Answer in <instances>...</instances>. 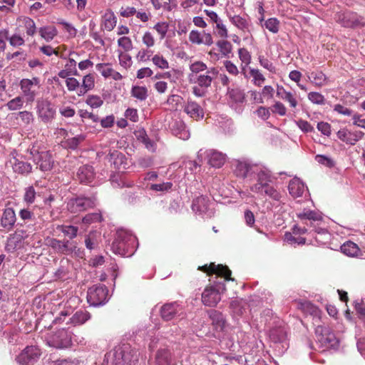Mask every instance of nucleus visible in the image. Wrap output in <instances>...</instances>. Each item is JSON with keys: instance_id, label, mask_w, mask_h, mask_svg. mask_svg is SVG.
I'll use <instances>...</instances> for the list:
<instances>
[{"instance_id": "obj_1", "label": "nucleus", "mask_w": 365, "mask_h": 365, "mask_svg": "<svg viewBox=\"0 0 365 365\" xmlns=\"http://www.w3.org/2000/svg\"><path fill=\"white\" fill-rule=\"evenodd\" d=\"M189 71L187 76L188 82L207 89L211 86L218 74L217 68H208L207 64L201 61L191 63Z\"/></svg>"}, {"instance_id": "obj_2", "label": "nucleus", "mask_w": 365, "mask_h": 365, "mask_svg": "<svg viewBox=\"0 0 365 365\" xmlns=\"http://www.w3.org/2000/svg\"><path fill=\"white\" fill-rule=\"evenodd\" d=\"M138 351L129 344L115 346L105 356L107 365H137L138 358Z\"/></svg>"}, {"instance_id": "obj_3", "label": "nucleus", "mask_w": 365, "mask_h": 365, "mask_svg": "<svg viewBox=\"0 0 365 365\" xmlns=\"http://www.w3.org/2000/svg\"><path fill=\"white\" fill-rule=\"evenodd\" d=\"M135 242L136 238L132 234L125 230H118L111 249L115 254L122 257H130L135 252Z\"/></svg>"}, {"instance_id": "obj_4", "label": "nucleus", "mask_w": 365, "mask_h": 365, "mask_svg": "<svg viewBox=\"0 0 365 365\" xmlns=\"http://www.w3.org/2000/svg\"><path fill=\"white\" fill-rule=\"evenodd\" d=\"M225 278L213 280L207 285L202 293V302L204 305L214 307L221 300V295L226 291Z\"/></svg>"}, {"instance_id": "obj_5", "label": "nucleus", "mask_w": 365, "mask_h": 365, "mask_svg": "<svg viewBox=\"0 0 365 365\" xmlns=\"http://www.w3.org/2000/svg\"><path fill=\"white\" fill-rule=\"evenodd\" d=\"M47 344L56 349L68 348L72 343V334L62 328L49 334L46 337Z\"/></svg>"}, {"instance_id": "obj_6", "label": "nucleus", "mask_w": 365, "mask_h": 365, "mask_svg": "<svg viewBox=\"0 0 365 365\" xmlns=\"http://www.w3.org/2000/svg\"><path fill=\"white\" fill-rule=\"evenodd\" d=\"M336 21L344 28L362 29L365 26V19L352 11L338 13L335 16Z\"/></svg>"}, {"instance_id": "obj_7", "label": "nucleus", "mask_w": 365, "mask_h": 365, "mask_svg": "<svg viewBox=\"0 0 365 365\" xmlns=\"http://www.w3.org/2000/svg\"><path fill=\"white\" fill-rule=\"evenodd\" d=\"M19 86L27 103H33L38 94L37 90L40 88V78L33 77L32 78H23L20 81Z\"/></svg>"}, {"instance_id": "obj_8", "label": "nucleus", "mask_w": 365, "mask_h": 365, "mask_svg": "<svg viewBox=\"0 0 365 365\" xmlns=\"http://www.w3.org/2000/svg\"><path fill=\"white\" fill-rule=\"evenodd\" d=\"M197 269L206 273L208 276L215 274L214 280L223 278H225V280H234L231 277L232 272L227 265L215 264L214 262H211L210 264L198 267Z\"/></svg>"}, {"instance_id": "obj_9", "label": "nucleus", "mask_w": 365, "mask_h": 365, "mask_svg": "<svg viewBox=\"0 0 365 365\" xmlns=\"http://www.w3.org/2000/svg\"><path fill=\"white\" fill-rule=\"evenodd\" d=\"M108 295V290L104 284H95L88 289L87 300L92 306H99L106 302Z\"/></svg>"}, {"instance_id": "obj_10", "label": "nucleus", "mask_w": 365, "mask_h": 365, "mask_svg": "<svg viewBox=\"0 0 365 365\" xmlns=\"http://www.w3.org/2000/svg\"><path fill=\"white\" fill-rule=\"evenodd\" d=\"M95 206V198L85 197L72 198L67 204L68 210L73 213L83 212Z\"/></svg>"}, {"instance_id": "obj_11", "label": "nucleus", "mask_w": 365, "mask_h": 365, "mask_svg": "<svg viewBox=\"0 0 365 365\" xmlns=\"http://www.w3.org/2000/svg\"><path fill=\"white\" fill-rule=\"evenodd\" d=\"M37 114L43 123L51 122L55 117L56 110L53 105L47 99H41L37 101Z\"/></svg>"}, {"instance_id": "obj_12", "label": "nucleus", "mask_w": 365, "mask_h": 365, "mask_svg": "<svg viewBox=\"0 0 365 365\" xmlns=\"http://www.w3.org/2000/svg\"><path fill=\"white\" fill-rule=\"evenodd\" d=\"M41 356L40 349L35 346H26L17 356L16 361L22 365H30L36 362Z\"/></svg>"}, {"instance_id": "obj_13", "label": "nucleus", "mask_w": 365, "mask_h": 365, "mask_svg": "<svg viewBox=\"0 0 365 365\" xmlns=\"http://www.w3.org/2000/svg\"><path fill=\"white\" fill-rule=\"evenodd\" d=\"M318 341L325 348L334 347L337 344L335 334L329 329L318 326L316 329Z\"/></svg>"}, {"instance_id": "obj_14", "label": "nucleus", "mask_w": 365, "mask_h": 365, "mask_svg": "<svg viewBox=\"0 0 365 365\" xmlns=\"http://www.w3.org/2000/svg\"><path fill=\"white\" fill-rule=\"evenodd\" d=\"M48 245L58 254L68 255L76 249L73 242L67 240H60L55 238L48 240Z\"/></svg>"}, {"instance_id": "obj_15", "label": "nucleus", "mask_w": 365, "mask_h": 365, "mask_svg": "<svg viewBox=\"0 0 365 365\" xmlns=\"http://www.w3.org/2000/svg\"><path fill=\"white\" fill-rule=\"evenodd\" d=\"M276 96L279 99L288 103L289 107L292 110L297 109L299 105V101L297 93L289 91L283 86L277 84Z\"/></svg>"}, {"instance_id": "obj_16", "label": "nucleus", "mask_w": 365, "mask_h": 365, "mask_svg": "<svg viewBox=\"0 0 365 365\" xmlns=\"http://www.w3.org/2000/svg\"><path fill=\"white\" fill-rule=\"evenodd\" d=\"M336 136L342 142L354 145L364 137V133L359 130L351 131L346 128H342L336 133Z\"/></svg>"}, {"instance_id": "obj_17", "label": "nucleus", "mask_w": 365, "mask_h": 365, "mask_svg": "<svg viewBox=\"0 0 365 365\" xmlns=\"http://www.w3.org/2000/svg\"><path fill=\"white\" fill-rule=\"evenodd\" d=\"M25 237L26 233L24 231L16 230L9 237L6 244V250L8 252H13L15 250L21 248L24 245V240Z\"/></svg>"}, {"instance_id": "obj_18", "label": "nucleus", "mask_w": 365, "mask_h": 365, "mask_svg": "<svg viewBox=\"0 0 365 365\" xmlns=\"http://www.w3.org/2000/svg\"><path fill=\"white\" fill-rule=\"evenodd\" d=\"M255 173L257 174V182L250 187V190L258 193L269 185V182H272V177L268 172L262 170H257V169Z\"/></svg>"}, {"instance_id": "obj_19", "label": "nucleus", "mask_w": 365, "mask_h": 365, "mask_svg": "<svg viewBox=\"0 0 365 365\" xmlns=\"http://www.w3.org/2000/svg\"><path fill=\"white\" fill-rule=\"evenodd\" d=\"M106 158L115 170L125 169L126 168V158L125 155L118 150L110 152Z\"/></svg>"}, {"instance_id": "obj_20", "label": "nucleus", "mask_w": 365, "mask_h": 365, "mask_svg": "<svg viewBox=\"0 0 365 365\" xmlns=\"http://www.w3.org/2000/svg\"><path fill=\"white\" fill-rule=\"evenodd\" d=\"M180 310L181 309L178 303H167L160 307V314L164 321L168 322L173 319Z\"/></svg>"}, {"instance_id": "obj_21", "label": "nucleus", "mask_w": 365, "mask_h": 365, "mask_svg": "<svg viewBox=\"0 0 365 365\" xmlns=\"http://www.w3.org/2000/svg\"><path fill=\"white\" fill-rule=\"evenodd\" d=\"M184 111L195 120L202 119L204 117V111L202 107L192 99L187 100L184 106Z\"/></svg>"}, {"instance_id": "obj_22", "label": "nucleus", "mask_w": 365, "mask_h": 365, "mask_svg": "<svg viewBox=\"0 0 365 365\" xmlns=\"http://www.w3.org/2000/svg\"><path fill=\"white\" fill-rule=\"evenodd\" d=\"M95 178L94 169L91 165H84L81 166L76 173V178L81 183L91 182Z\"/></svg>"}, {"instance_id": "obj_23", "label": "nucleus", "mask_w": 365, "mask_h": 365, "mask_svg": "<svg viewBox=\"0 0 365 365\" xmlns=\"http://www.w3.org/2000/svg\"><path fill=\"white\" fill-rule=\"evenodd\" d=\"M208 163L214 168H221L226 161V155L216 150H210L207 152Z\"/></svg>"}, {"instance_id": "obj_24", "label": "nucleus", "mask_w": 365, "mask_h": 365, "mask_svg": "<svg viewBox=\"0 0 365 365\" xmlns=\"http://www.w3.org/2000/svg\"><path fill=\"white\" fill-rule=\"evenodd\" d=\"M16 214L13 208H6L1 218V226L6 230H10L16 222Z\"/></svg>"}, {"instance_id": "obj_25", "label": "nucleus", "mask_w": 365, "mask_h": 365, "mask_svg": "<svg viewBox=\"0 0 365 365\" xmlns=\"http://www.w3.org/2000/svg\"><path fill=\"white\" fill-rule=\"evenodd\" d=\"M53 159L48 151L39 153L37 165L42 171H49L53 168Z\"/></svg>"}, {"instance_id": "obj_26", "label": "nucleus", "mask_w": 365, "mask_h": 365, "mask_svg": "<svg viewBox=\"0 0 365 365\" xmlns=\"http://www.w3.org/2000/svg\"><path fill=\"white\" fill-rule=\"evenodd\" d=\"M256 170V166L251 165L246 162L238 161L235 166V173L237 177L245 178L250 174L255 173Z\"/></svg>"}, {"instance_id": "obj_27", "label": "nucleus", "mask_w": 365, "mask_h": 365, "mask_svg": "<svg viewBox=\"0 0 365 365\" xmlns=\"http://www.w3.org/2000/svg\"><path fill=\"white\" fill-rule=\"evenodd\" d=\"M173 357L170 351L167 348L159 349L155 356L156 365H171Z\"/></svg>"}, {"instance_id": "obj_28", "label": "nucleus", "mask_w": 365, "mask_h": 365, "mask_svg": "<svg viewBox=\"0 0 365 365\" xmlns=\"http://www.w3.org/2000/svg\"><path fill=\"white\" fill-rule=\"evenodd\" d=\"M95 87V76L93 73H88L83 76L82 80V84L77 95L78 96H83L88 91L93 90Z\"/></svg>"}, {"instance_id": "obj_29", "label": "nucleus", "mask_w": 365, "mask_h": 365, "mask_svg": "<svg viewBox=\"0 0 365 365\" xmlns=\"http://www.w3.org/2000/svg\"><path fill=\"white\" fill-rule=\"evenodd\" d=\"M209 200L205 196H199L195 198L192 203V210L195 213L204 214L206 213L208 210Z\"/></svg>"}, {"instance_id": "obj_30", "label": "nucleus", "mask_w": 365, "mask_h": 365, "mask_svg": "<svg viewBox=\"0 0 365 365\" xmlns=\"http://www.w3.org/2000/svg\"><path fill=\"white\" fill-rule=\"evenodd\" d=\"M289 194L293 197H301L304 192V185L299 179H292L290 180L288 186Z\"/></svg>"}, {"instance_id": "obj_31", "label": "nucleus", "mask_w": 365, "mask_h": 365, "mask_svg": "<svg viewBox=\"0 0 365 365\" xmlns=\"http://www.w3.org/2000/svg\"><path fill=\"white\" fill-rule=\"evenodd\" d=\"M11 163L14 171L20 174L29 173L32 169V166L30 163L19 160L16 158H14L13 160H11Z\"/></svg>"}, {"instance_id": "obj_32", "label": "nucleus", "mask_w": 365, "mask_h": 365, "mask_svg": "<svg viewBox=\"0 0 365 365\" xmlns=\"http://www.w3.org/2000/svg\"><path fill=\"white\" fill-rule=\"evenodd\" d=\"M341 251L344 255L352 257H358L361 253L359 246L351 241H346L344 242L341 246Z\"/></svg>"}, {"instance_id": "obj_33", "label": "nucleus", "mask_w": 365, "mask_h": 365, "mask_svg": "<svg viewBox=\"0 0 365 365\" xmlns=\"http://www.w3.org/2000/svg\"><path fill=\"white\" fill-rule=\"evenodd\" d=\"M297 216L301 220L310 221L309 224L307 223V222H304V224L307 226H312V221L316 222V221L322 220V217L320 216V215L313 210H307V211H303V212H299L297 214Z\"/></svg>"}, {"instance_id": "obj_34", "label": "nucleus", "mask_w": 365, "mask_h": 365, "mask_svg": "<svg viewBox=\"0 0 365 365\" xmlns=\"http://www.w3.org/2000/svg\"><path fill=\"white\" fill-rule=\"evenodd\" d=\"M230 21L239 29L242 31L244 33L250 32V23L246 19L239 16L234 15L232 16H230Z\"/></svg>"}, {"instance_id": "obj_35", "label": "nucleus", "mask_w": 365, "mask_h": 365, "mask_svg": "<svg viewBox=\"0 0 365 365\" xmlns=\"http://www.w3.org/2000/svg\"><path fill=\"white\" fill-rule=\"evenodd\" d=\"M91 317L90 313L85 310L76 312L70 319L71 323L73 325H80L84 324Z\"/></svg>"}, {"instance_id": "obj_36", "label": "nucleus", "mask_w": 365, "mask_h": 365, "mask_svg": "<svg viewBox=\"0 0 365 365\" xmlns=\"http://www.w3.org/2000/svg\"><path fill=\"white\" fill-rule=\"evenodd\" d=\"M117 18L113 12H107L103 16V26L108 31H112L116 26Z\"/></svg>"}, {"instance_id": "obj_37", "label": "nucleus", "mask_w": 365, "mask_h": 365, "mask_svg": "<svg viewBox=\"0 0 365 365\" xmlns=\"http://www.w3.org/2000/svg\"><path fill=\"white\" fill-rule=\"evenodd\" d=\"M39 34L46 41H51L57 35L58 31L55 26H48L39 29Z\"/></svg>"}, {"instance_id": "obj_38", "label": "nucleus", "mask_w": 365, "mask_h": 365, "mask_svg": "<svg viewBox=\"0 0 365 365\" xmlns=\"http://www.w3.org/2000/svg\"><path fill=\"white\" fill-rule=\"evenodd\" d=\"M207 313L209 318L212 321V324L215 327V328L222 329L225 324V320L222 313L215 309L210 310Z\"/></svg>"}, {"instance_id": "obj_39", "label": "nucleus", "mask_w": 365, "mask_h": 365, "mask_svg": "<svg viewBox=\"0 0 365 365\" xmlns=\"http://www.w3.org/2000/svg\"><path fill=\"white\" fill-rule=\"evenodd\" d=\"M227 96L235 103H242L245 98L244 91L238 88H228Z\"/></svg>"}, {"instance_id": "obj_40", "label": "nucleus", "mask_w": 365, "mask_h": 365, "mask_svg": "<svg viewBox=\"0 0 365 365\" xmlns=\"http://www.w3.org/2000/svg\"><path fill=\"white\" fill-rule=\"evenodd\" d=\"M250 75L252 78V83L258 87L262 86V85L266 81L265 77L261 72V71L258 68H250Z\"/></svg>"}, {"instance_id": "obj_41", "label": "nucleus", "mask_w": 365, "mask_h": 365, "mask_svg": "<svg viewBox=\"0 0 365 365\" xmlns=\"http://www.w3.org/2000/svg\"><path fill=\"white\" fill-rule=\"evenodd\" d=\"M287 334L284 328L277 327L270 330L269 337L274 342H279L286 339Z\"/></svg>"}, {"instance_id": "obj_42", "label": "nucleus", "mask_w": 365, "mask_h": 365, "mask_svg": "<svg viewBox=\"0 0 365 365\" xmlns=\"http://www.w3.org/2000/svg\"><path fill=\"white\" fill-rule=\"evenodd\" d=\"M130 93L133 97L141 101H145L148 98V89L145 86H133Z\"/></svg>"}, {"instance_id": "obj_43", "label": "nucleus", "mask_w": 365, "mask_h": 365, "mask_svg": "<svg viewBox=\"0 0 365 365\" xmlns=\"http://www.w3.org/2000/svg\"><path fill=\"white\" fill-rule=\"evenodd\" d=\"M18 20L21 21L24 24L26 32L28 36H33L36 34V27L33 19L27 16H23L19 18Z\"/></svg>"}, {"instance_id": "obj_44", "label": "nucleus", "mask_w": 365, "mask_h": 365, "mask_svg": "<svg viewBox=\"0 0 365 365\" xmlns=\"http://www.w3.org/2000/svg\"><path fill=\"white\" fill-rule=\"evenodd\" d=\"M301 308L305 314H309L317 317L320 316L321 311L319 309L309 302L302 303Z\"/></svg>"}, {"instance_id": "obj_45", "label": "nucleus", "mask_w": 365, "mask_h": 365, "mask_svg": "<svg viewBox=\"0 0 365 365\" xmlns=\"http://www.w3.org/2000/svg\"><path fill=\"white\" fill-rule=\"evenodd\" d=\"M118 47H120L123 52H128L131 51L133 48L132 40L130 37L128 36H122L118 39L117 41Z\"/></svg>"}, {"instance_id": "obj_46", "label": "nucleus", "mask_w": 365, "mask_h": 365, "mask_svg": "<svg viewBox=\"0 0 365 365\" xmlns=\"http://www.w3.org/2000/svg\"><path fill=\"white\" fill-rule=\"evenodd\" d=\"M96 68L105 78H110L113 71L114 70L112 68L111 64L109 63H98L96 66Z\"/></svg>"}, {"instance_id": "obj_47", "label": "nucleus", "mask_w": 365, "mask_h": 365, "mask_svg": "<svg viewBox=\"0 0 365 365\" xmlns=\"http://www.w3.org/2000/svg\"><path fill=\"white\" fill-rule=\"evenodd\" d=\"M118 51L120 65L125 69H128L131 66L132 64V58L130 55L128 54L127 52H123L121 51Z\"/></svg>"}, {"instance_id": "obj_48", "label": "nucleus", "mask_w": 365, "mask_h": 365, "mask_svg": "<svg viewBox=\"0 0 365 365\" xmlns=\"http://www.w3.org/2000/svg\"><path fill=\"white\" fill-rule=\"evenodd\" d=\"M153 51L148 48L140 49L136 55V58L140 62H146L151 60Z\"/></svg>"}, {"instance_id": "obj_49", "label": "nucleus", "mask_w": 365, "mask_h": 365, "mask_svg": "<svg viewBox=\"0 0 365 365\" xmlns=\"http://www.w3.org/2000/svg\"><path fill=\"white\" fill-rule=\"evenodd\" d=\"M153 64L161 69L169 68V63L165 58L160 53L154 55L151 58Z\"/></svg>"}, {"instance_id": "obj_50", "label": "nucleus", "mask_w": 365, "mask_h": 365, "mask_svg": "<svg viewBox=\"0 0 365 365\" xmlns=\"http://www.w3.org/2000/svg\"><path fill=\"white\" fill-rule=\"evenodd\" d=\"M258 59L260 66L264 68L267 69L272 73L275 74L277 73V68L274 63L264 56L259 55Z\"/></svg>"}, {"instance_id": "obj_51", "label": "nucleus", "mask_w": 365, "mask_h": 365, "mask_svg": "<svg viewBox=\"0 0 365 365\" xmlns=\"http://www.w3.org/2000/svg\"><path fill=\"white\" fill-rule=\"evenodd\" d=\"M310 78H312V82L318 86H322L327 83V76L322 71L312 72Z\"/></svg>"}, {"instance_id": "obj_52", "label": "nucleus", "mask_w": 365, "mask_h": 365, "mask_svg": "<svg viewBox=\"0 0 365 365\" xmlns=\"http://www.w3.org/2000/svg\"><path fill=\"white\" fill-rule=\"evenodd\" d=\"M60 230L64 235L68 237L71 240L75 238L77 236L78 228V227L73 225H61Z\"/></svg>"}, {"instance_id": "obj_53", "label": "nucleus", "mask_w": 365, "mask_h": 365, "mask_svg": "<svg viewBox=\"0 0 365 365\" xmlns=\"http://www.w3.org/2000/svg\"><path fill=\"white\" fill-rule=\"evenodd\" d=\"M23 98L21 96H16V98L10 100L6 104V106L9 110H16L21 109L23 107Z\"/></svg>"}, {"instance_id": "obj_54", "label": "nucleus", "mask_w": 365, "mask_h": 365, "mask_svg": "<svg viewBox=\"0 0 365 365\" xmlns=\"http://www.w3.org/2000/svg\"><path fill=\"white\" fill-rule=\"evenodd\" d=\"M86 103L92 108H98L103 105V101L99 96L90 95L87 97Z\"/></svg>"}, {"instance_id": "obj_55", "label": "nucleus", "mask_w": 365, "mask_h": 365, "mask_svg": "<svg viewBox=\"0 0 365 365\" xmlns=\"http://www.w3.org/2000/svg\"><path fill=\"white\" fill-rule=\"evenodd\" d=\"M102 220V216L101 213L93 212L88 213L83 217L82 222L86 225H91L95 222H99Z\"/></svg>"}, {"instance_id": "obj_56", "label": "nucleus", "mask_w": 365, "mask_h": 365, "mask_svg": "<svg viewBox=\"0 0 365 365\" xmlns=\"http://www.w3.org/2000/svg\"><path fill=\"white\" fill-rule=\"evenodd\" d=\"M217 46H218L220 51L221 52L222 56H226L232 51V46L231 43L227 41H218L217 42Z\"/></svg>"}, {"instance_id": "obj_57", "label": "nucleus", "mask_w": 365, "mask_h": 365, "mask_svg": "<svg viewBox=\"0 0 365 365\" xmlns=\"http://www.w3.org/2000/svg\"><path fill=\"white\" fill-rule=\"evenodd\" d=\"M215 34L222 38H226L228 36V31L222 21H218L214 28Z\"/></svg>"}, {"instance_id": "obj_58", "label": "nucleus", "mask_w": 365, "mask_h": 365, "mask_svg": "<svg viewBox=\"0 0 365 365\" xmlns=\"http://www.w3.org/2000/svg\"><path fill=\"white\" fill-rule=\"evenodd\" d=\"M142 42L145 48H151L155 45V38L150 31H145L142 36Z\"/></svg>"}, {"instance_id": "obj_59", "label": "nucleus", "mask_w": 365, "mask_h": 365, "mask_svg": "<svg viewBox=\"0 0 365 365\" xmlns=\"http://www.w3.org/2000/svg\"><path fill=\"white\" fill-rule=\"evenodd\" d=\"M273 113L277 114L279 116H284L287 115V109L284 104L281 101H275L271 108Z\"/></svg>"}, {"instance_id": "obj_60", "label": "nucleus", "mask_w": 365, "mask_h": 365, "mask_svg": "<svg viewBox=\"0 0 365 365\" xmlns=\"http://www.w3.org/2000/svg\"><path fill=\"white\" fill-rule=\"evenodd\" d=\"M285 240L290 244L291 245H294L297 244L299 245H304L306 243V238L302 237H295L292 233L287 232L284 235Z\"/></svg>"}, {"instance_id": "obj_61", "label": "nucleus", "mask_w": 365, "mask_h": 365, "mask_svg": "<svg viewBox=\"0 0 365 365\" xmlns=\"http://www.w3.org/2000/svg\"><path fill=\"white\" fill-rule=\"evenodd\" d=\"M308 99L313 103L324 105L325 103L324 96L318 92H310L307 95Z\"/></svg>"}, {"instance_id": "obj_62", "label": "nucleus", "mask_w": 365, "mask_h": 365, "mask_svg": "<svg viewBox=\"0 0 365 365\" xmlns=\"http://www.w3.org/2000/svg\"><path fill=\"white\" fill-rule=\"evenodd\" d=\"M67 89L70 92L78 91L81 88L80 82L74 77L67 78L66 80Z\"/></svg>"}, {"instance_id": "obj_63", "label": "nucleus", "mask_w": 365, "mask_h": 365, "mask_svg": "<svg viewBox=\"0 0 365 365\" xmlns=\"http://www.w3.org/2000/svg\"><path fill=\"white\" fill-rule=\"evenodd\" d=\"M168 28L169 26L166 22H158L153 27V29L160 35V39H163L165 37Z\"/></svg>"}, {"instance_id": "obj_64", "label": "nucleus", "mask_w": 365, "mask_h": 365, "mask_svg": "<svg viewBox=\"0 0 365 365\" xmlns=\"http://www.w3.org/2000/svg\"><path fill=\"white\" fill-rule=\"evenodd\" d=\"M266 195L269 196L274 200H279L281 197V195L279 192L274 188L273 186L269 185L265 188L263 189Z\"/></svg>"}]
</instances>
